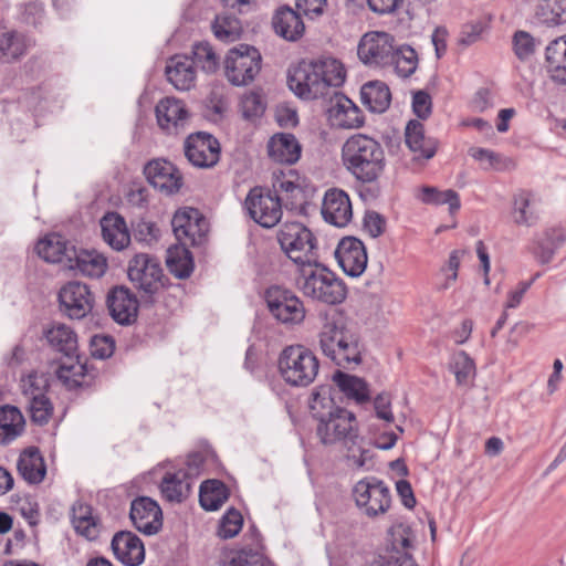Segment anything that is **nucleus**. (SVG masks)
<instances>
[{
  "label": "nucleus",
  "instance_id": "nucleus-1",
  "mask_svg": "<svg viewBox=\"0 0 566 566\" xmlns=\"http://www.w3.org/2000/svg\"><path fill=\"white\" fill-rule=\"evenodd\" d=\"M346 80L344 64L329 55H321L311 61L303 60L292 65L287 73L290 90L302 99L327 98Z\"/></svg>",
  "mask_w": 566,
  "mask_h": 566
},
{
  "label": "nucleus",
  "instance_id": "nucleus-2",
  "mask_svg": "<svg viewBox=\"0 0 566 566\" xmlns=\"http://www.w3.org/2000/svg\"><path fill=\"white\" fill-rule=\"evenodd\" d=\"M332 391L329 385H322L311 394L308 408L316 421V434L324 444H357L359 433L356 417L335 403Z\"/></svg>",
  "mask_w": 566,
  "mask_h": 566
},
{
  "label": "nucleus",
  "instance_id": "nucleus-3",
  "mask_svg": "<svg viewBox=\"0 0 566 566\" xmlns=\"http://www.w3.org/2000/svg\"><path fill=\"white\" fill-rule=\"evenodd\" d=\"M286 279L305 297L325 305H339L347 297L345 282L319 261L294 270Z\"/></svg>",
  "mask_w": 566,
  "mask_h": 566
},
{
  "label": "nucleus",
  "instance_id": "nucleus-4",
  "mask_svg": "<svg viewBox=\"0 0 566 566\" xmlns=\"http://www.w3.org/2000/svg\"><path fill=\"white\" fill-rule=\"evenodd\" d=\"M342 157L346 169L363 184L377 181L385 170L381 145L364 134H355L345 142Z\"/></svg>",
  "mask_w": 566,
  "mask_h": 566
},
{
  "label": "nucleus",
  "instance_id": "nucleus-5",
  "mask_svg": "<svg viewBox=\"0 0 566 566\" xmlns=\"http://www.w3.org/2000/svg\"><path fill=\"white\" fill-rule=\"evenodd\" d=\"M322 353L337 366L359 365L364 344L358 329L343 322H327L318 334Z\"/></svg>",
  "mask_w": 566,
  "mask_h": 566
},
{
  "label": "nucleus",
  "instance_id": "nucleus-6",
  "mask_svg": "<svg viewBox=\"0 0 566 566\" xmlns=\"http://www.w3.org/2000/svg\"><path fill=\"white\" fill-rule=\"evenodd\" d=\"M315 237L304 224L285 221V277L318 260Z\"/></svg>",
  "mask_w": 566,
  "mask_h": 566
},
{
  "label": "nucleus",
  "instance_id": "nucleus-7",
  "mask_svg": "<svg viewBox=\"0 0 566 566\" xmlns=\"http://www.w3.org/2000/svg\"><path fill=\"white\" fill-rule=\"evenodd\" d=\"M282 175L283 169H277L273 172L275 179L273 182L275 196H272L270 191L265 192L261 187H254L245 198L244 207L249 216L264 228L274 227L282 218V205L277 195V192L283 189Z\"/></svg>",
  "mask_w": 566,
  "mask_h": 566
},
{
  "label": "nucleus",
  "instance_id": "nucleus-8",
  "mask_svg": "<svg viewBox=\"0 0 566 566\" xmlns=\"http://www.w3.org/2000/svg\"><path fill=\"white\" fill-rule=\"evenodd\" d=\"M262 56L252 45L240 44L227 53L224 75L234 86H245L252 83L261 71Z\"/></svg>",
  "mask_w": 566,
  "mask_h": 566
},
{
  "label": "nucleus",
  "instance_id": "nucleus-9",
  "mask_svg": "<svg viewBox=\"0 0 566 566\" xmlns=\"http://www.w3.org/2000/svg\"><path fill=\"white\" fill-rule=\"evenodd\" d=\"M356 506L370 518L384 515L391 505V494L384 481L368 476L358 481L353 488Z\"/></svg>",
  "mask_w": 566,
  "mask_h": 566
},
{
  "label": "nucleus",
  "instance_id": "nucleus-10",
  "mask_svg": "<svg viewBox=\"0 0 566 566\" xmlns=\"http://www.w3.org/2000/svg\"><path fill=\"white\" fill-rule=\"evenodd\" d=\"M128 279L143 297L156 294L164 287V271L159 261L146 253L136 254L128 263Z\"/></svg>",
  "mask_w": 566,
  "mask_h": 566
},
{
  "label": "nucleus",
  "instance_id": "nucleus-11",
  "mask_svg": "<svg viewBox=\"0 0 566 566\" xmlns=\"http://www.w3.org/2000/svg\"><path fill=\"white\" fill-rule=\"evenodd\" d=\"M319 363L304 346H285V382L294 387H307L317 376Z\"/></svg>",
  "mask_w": 566,
  "mask_h": 566
},
{
  "label": "nucleus",
  "instance_id": "nucleus-12",
  "mask_svg": "<svg viewBox=\"0 0 566 566\" xmlns=\"http://www.w3.org/2000/svg\"><path fill=\"white\" fill-rule=\"evenodd\" d=\"M171 227L177 241L184 245H201L209 231V223L196 208L186 207L175 212Z\"/></svg>",
  "mask_w": 566,
  "mask_h": 566
},
{
  "label": "nucleus",
  "instance_id": "nucleus-13",
  "mask_svg": "<svg viewBox=\"0 0 566 566\" xmlns=\"http://www.w3.org/2000/svg\"><path fill=\"white\" fill-rule=\"evenodd\" d=\"M184 148L188 161L198 168H211L220 159V144L208 133L198 132L189 135Z\"/></svg>",
  "mask_w": 566,
  "mask_h": 566
},
{
  "label": "nucleus",
  "instance_id": "nucleus-14",
  "mask_svg": "<svg viewBox=\"0 0 566 566\" xmlns=\"http://www.w3.org/2000/svg\"><path fill=\"white\" fill-rule=\"evenodd\" d=\"M62 312L72 319L87 316L94 306V296L84 283L72 281L66 283L59 293Z\"/></svg>",
  "mask_w": 566,
  "mask_h": 566
},
{
  "label": "nucleus",
  "instance_id": "nucleus-15",
  "mask_svg": "<svg viewBox=\"0 0 566 566\" xmlns=\"http://www.w3.org/2000/svg\"><path fill=\"white\" fill-rule=\"evenodd\" d=\"M335 258L345 274L352 277L360 276L368 261L364 243L355 237H346L339 241Z\"/></svg>",
  "mask_w": 566,
  "mask_h": 566
},
{
  "label": "nucleus",
  "instance_id": "nucleus-16",
  "mask_svg": "<svg viewBox=\"0 0 566 566\" xmlns=\"http://www.w3.org/2000/svg\"><path fill=\"white\" fill-rule=\"evenodd\" d=\"M129 517L134 526L146 535L158 533L163 526L161 509L148 496H139L132 502Z\"/></svg>",
  "mask_w": 566,
  "mask_h": 566
},
{
  "label": "nucleus",
  "instance_id": "nucleus-17",
  "mask_svg": "<svg viewBox=\"0 0 566 566\" xmlns=\"http://www.w3.org/2000/svg\"><path fill=\"white\" fill-rule=\"evenodd\" d=\"M327 98L329 99L327 113L334 125L342 128H359L364 125L365 116L360 108L337 88Z\"/></svg>",
  "mask_w": 566,
  "mask_h": 566
},
{
  "label": "nucleus",
  "instance_id": "nucleus-18",
  "mask_svg": "<svg viewBox=\"0 0 566 566\" xmlns=\"http://www.w3.org/2000/svg\"><path fill=\"white\" fill-rule=\"evenodd\" d=\"M394 38H360L357 45L359 61L369 67L392 65Z\"/></svg>",
  "mask_w": 566,
  "mask_h": 566
},
{
  "label": "nucleus",
  "instance_id": "nucleus-19",
  "mask_svg": "<svg viewBox=\"0 0 566 566\" xmlns=\"http://www.w3.org/2000/svg\"><path fill=\"white\" fill-rule=\"evenodd\" d=\"M144 175L148 182L160 191L172 195L182 186L180 171L168 160L153 159L144 167Z\"/></svg>",
  "mask_w": 566,
  "mask_h": 566
},
{
  "label": "nucleus",
  "instance_id": "nucleus-20",
  "mask_svg": "<svg viewBox=\"0 0 566 566\" xmlns=\"http://www.w3.org/2000/svg\"><path fill=\"white\" fill-rule=\"evenodd\" d=\"M107 307L113 319L120 325H129L137 318L138 301L129 289L115 286L107 294Z\"/></svg>",
  "mask_w": 566,
  "mask_h": 566
},
{
  "label": "nucleus",
  "instance_id": "nucleus-21",
  "mask_svg": "<svg viewBox=\"0 0 566 566\" xmlns=\"http://www.w3.org/2000/svg\"><path fill=\"white\" fill-rule=\"evenodd\" d=\"M324 220L335 227L343 228L353 218L352 202L348 195L338 188L328 189L322 203Z\"/></svg>",
  "mask_w": 566,
  "mask_h": 566
},
{
  "label": "nucleus",
  "instance_id": "nucleus-22",
  "mask_svg": "<svg viewBox=\"0 0 566 566\" xmlns=\"http://www.w3.org/2000/svg\"><path fill=\"white\" fill-rule=\"evenodd\" d=\"M112 549L116 558L126 566H138L145 558L143 542L129 531H119L113 536Z\"/></svg>",
  "mask_w": 566,
  "mask_h": 566
},
{
  "label": "nucleus",
  "instance_id": "nucleus-23",
  "mask_svg": "<svg viewBox=\"0 0 566 566\" xmlns=\"http://www.w3.org/2000/svg\"><path fill=\"white\" fill-rule=\"evenodd\" d=\"M158 125L168 133H177L189 118L188 109L181 99L165 97L156 105Z\"/></svg>",
  "mask_w": 566,
  "mask_h": 566
},
{
  "label": "nucleus",
  "instance_id": "nucleus-24",
  "mask_svg": "<svg viewBox=\"0 0 566 566\" xmlns=\"http://www.w3.org/2000/svg\"><path fill=\"white\" fill-rule=\"evenodd\" d=\"M296 10L285 6V35H302L305 25L301 14L318 17L324 13L327 0H295Z\"/></svg>",
  "mask_w": 566,
  "mask_h": 566
},
{
  "label": "nucleus",
  "instance_id": "nucleus-25",
  "mask_svg": "<svg viewBox=\"0 0 566 566\" xmlns=\"http://www.w3.org/2000/svg\"><path fill=\"white\" fill-rule=\"evenodd\" d=\"M67 269L82 275L98 279L107 269V260L97 251L75 249L72 259H67Z\"/></svg>",
  "mask_w": 566,
  "mask_h": 566
},
{
  "label": "nucleus",
  "instance_id": "nucleus-26",
  "mask_svg": "<svg viewBox=\"0 0 566 566\" xmlns=\"http://www.w3.org/2000/svg\"><path fill=\"white\" fill-rule=\"evenodd\" d=\"M35 250L44 261L61 263L67 269V259H72L75 247L70 245L62 235L52 233L40 240L35 245Z\"/></svg>",
  "mask_w": 566,
  "mask_h": 566
},
{
  "label": "nucleus",
  "instance_id": "nucleus-27",
  "mask_svg": "<svg viewBox=\"0 0 566 566\" xmlns=\"http://www.w3.org/2000/svg\"><path fill=\"white\" fill-rule=\"evenodd\" d=\"M405 143L408 148L417 154L416 158L431 159L438 149V142L424 136L423 124L417 119H411L405 128Z\"/></svg>",
  "mask_w": 566,
  "mask_h": 566
},
{
  "label": "nucleus",
  "instance_id": "nucleus-28",
  "mask_svg": "<svg viewBox=\"0 0 566 566\" xmlns=\"http://www.w3.org/2000/svg\"><path fill=\"white\" fill-rule=\"evenodd\" d=\"M102 237L104 241L114 250L122 251L130 243V234L126 222L122 216L116 212L106 213L101 219Z\"/></svg>",
  "mask_w": 566,
  "mask_h": 566
},
{
  "label": "nucleus",
  "instance_id": "nucleus-29",
  "mask_svg": "<svg viewBox=\"0 0 566 566\" xmlns=\"http://www.w3.org/2000/svg\"><path fill=\"white\" fill-rule=\"evenodd\" d=\"M167 80L179 91L190 90L196 82V70L187 55H174L165 70Z\"/></svg>",
  "mask_w": 566,
  "mask_h": 566
},
{
  "label": "nucleus",
  "instance_id": "nucleus-30",
  "mask_svg": "<svg viewBox=\"0 0 566 566\" xmlns=\"http://www.w3.org/2000/svg\"><path fill=\"white\" fill-rule=\"evenodd\" d=\"M360 101L371 113L381 114L390 106L391 93L385 82L369 81L360 88Z\"/></svg>",
  "mask_w": 566,
  "mask_h": 566
},
{
  "label": "nucleus",
  "instance_id": "nucleus-31",
  "mask_svg": "<svg viewBox=\"0 0 566 566\" xmlns=\"http://www.w3.org/2000/svg\"><path fill=\"white\" fill-rule=\"evenodd\" d=\"M17 468L19 474L30 484L42 482L46 473L44 460L35 447H30L20 453Z\"/></svg>",
  "mask_w": 566,
  "mask_h": 566
},
{
  "label": "nucleus",
  "instance_id": "nucleus-32",
  "mask_svg": "<svg viewBox=\"0 0 566 566\" xmlns=\"http://www.w3.org/2000/svg\"><path fill=\"white\" fill-rule=\"evenodd\" d=\"M192 486V481L184 471L168 472L160 483V492L166 501L181 503L190 496Z\"/></svg>",
  "mask_w": 566,
  "mask_h": 566
},
{
  "label": "nucleus",
  "instance_id": "nucleus-33",
  "mask_svg": "<svg viewBox=\"0 0 566 566\" xmlns=\"http://www.w3.org/2000/svg\"><path fill=\"white\" fill-rule=\"evenodd\" d=\"M67 359L56 370L59 380L69 389L90 385L93 376L90 374L87 365L80 361L77 356L76 359H73V356Z\"/></svg>",
  "mask_w": 566,
  "mask_h": 566
},
{
  "label": "nucleus",
  "instance_id": "nucleus-34",
  "mask_svg": "<svg viewBox=\"0 0 566 566\" xmlns=\"http://www.w3.org/2000/svg\"><path fill=\"white\" fill-rule=\"evenodd\" d=\"M45 337L54 349L66 357L76 356L77 336L70 326L54 324L45 332Z\"/></svg>",
  "mask_w": 566,
  "mask_h": 566
},
{
  "label": "nucleus",
  "instance_id": "nucleus-35",
  "mask_svg": "<svg viewBox=\"0 0 566 566\" xmlns=\"http://www.w3.org/2000/svg\"><path fill=\"white\" fill-rule=\"evenodd\" d=\"M166 265L177 279H187L193 271V258L188 245L176 244L167 250Z\"/></svg>",
  "mask_w": 566,
  "mask_h": 566
},
{
  "label": "nucleus",
  "instance_id": "nucleus-36",
  "mask_svg": "<svg viewBox=\"0 0 566 566\" xmlns=\"http://www.w3.org/2000/svg\"><path fill=\"white\" fill-rule=\"evenodd\" d=\"M333 381L344 395L355 399L358 403L366 402L370 398L367 382L357 376L336 370Z\"/></svg>",
  "mask_w": 566,
  "mask_h": 566
},
{
  "label": "nucleus",
  "instance_id": "nucleus-37",
  "mask_svg": "<svg viewBox=\"0 0 566 566\" xmlns=\"http://www.w3.org/2000/svg\"><path fill=\"white\" fill-rule=\"evenodd\" d=\"M315 190L313 184H296L292 187V181H285V209L297 214H305Z\"/></svg>",
  "mask_w": 566,
  "mask_h": 566
},
{
  "label": "nucleus",
  "instance_id": "nucleus-38",
  "mask_svg": "<svg viewBox=\"0 0 566 566\" xmlns=\"http://www.w3.org/2000/svg\"><path fill=\"white\" fill-rule=\"evenodd\" d=\"M23 417L18 408L6 406L0 408V443L7 444L23 431Z\"/></svg>",
  "mask_w": 566,
  "mask_h": 566
},
{
  "label": "nucleus",
  "instance_id": "nucleus-39",
  "mask_svg": "<svg viewBox=\"0 0 566 566\" xmlns=\"http://www.w3.org/2000/svg\"><path fill=\"white\" fill-rule=\"evenodd\" d=\"M229 497L227 485L219 480H207L200 485L199 502L206 511H217Z\"/></svg>",
  "mask_w": 566,
  "mask_h": 566
},
{
  "label": "nucleus",
  "instance_id": "nucleus-40",
  "mask_svg": "<svg viewBox=\"0 0 566 566\" xmlns=\"http://www.w3.org/2000/svg\"><path fill=\"white\" fill-rule=\"evenodd\" d=\"M72 524L80 535L90 541L98 536V523L92 515V507L87 504L76 503L73 505Z\"/></svg>",
  "mask_w": 566,
  "mask_h": 566
},
{
  "label": "nucleus",
  "instance_id": "nucleus-41",
  "mask_svg": "<svg viewBox=\"0 0 566 566\" xmlns=\"http://www.w3.org/2000/svg\"><path fill=\"white\" fill-rule=\"evenodd\" d=\"M50 388V376L45 373L31 371L20 379V389L22 399L31 401L32 398H39L46 395Z\"/></svg>",
  "mask_w": 566,
  "mask_h": 566
},
{
  "label": "nucleus",
  "instance_id": "nucleus-42",
  "mask_svg": "<svg viewBox=\"0 0 566 566\" xmlns=\"http://www.w3.org/2000/svg\"><path fill=\"white\" fill-rule=\"evenodd\" d=\"M190 62L207 73L219 67V56L208 41H199L192 45Z\"/></svg>",
  "mask_w": 566,
  "mask_h": 566
},
{
  "label": "nucleus",
  "instance_id": "nucleus-43",
  "mask_svg": "<svg viewBox=\"0 0 566 566\" xmlns=\"http://www.w3.org/2000/svg\"><path fill=\"white\" fill-rule=\"evenodd\" d=\"M535 17L539 23L554 25L566 22V10L563 0H541Z\"/></svg>",
  "mask_w": 566,
  "mask_h": 566
},
{
  "label": "nucleus",
  "instance_id": "nucleus-44",
  "mask_svg": "<svg viewBox=\"0 0 566 566\" xmlns=\"http://www.w3.org/2000/svg\"><path fill=\"white\" fill-rule=\"evenodd\" d=\"M419 199L427 205H449L451 213L460 209L459 195L452 189L440 191L436 187L424 186L421 188Z\"/></svg>",
  "mask_w": 566,
  "mask_h": 566
},
{
  "label": "nucleus",
  "instance_id": "nucleus-45",
  "mask_svg": "<svg viewBox=\"0 0 566 566\" xmlns=\"http://www.w3.org/2000/svg\"><path fill=\"white\" fill-rule=\"evenodd\" d=\"M392 64L395 65V71L398 76L408 78L418 67L417 52L410 45H402L398 49L395 48Z\"/></svg>",
  "mask_w": 566,
  "mask_h": 566
},
{
  "label": "nucleus",
  "instance_id": "nucleus-46",
  "mask_svg": "<svg viewBox=\"0 0 566 566\" xmlns=\"http://www.w3.org/2000/svg\"><path fill=\"white\" fill-rule=\"evenodd\" d=\"M388 544L385 554L409 552L412 547L413 533L408 525L396 524L388 532Z\"/></svg>",
  "mask_w": 566,
  "mask_h": 566
},
{
  "label": "nucleus",
  "instance_id": "nucleus-47",
  "mask_svg": "<svg viewBox=\"0 0 566 566\" xmlns=\"http://www.w3.org/2000/svg\"><path fill=\"white\" fill-rule=\"evenodd\" d=\"M450 369L454 374L457 382L460 386L468 385L475 376V364L463 350L458 352L452 356Z\"/></svg>",
  "mask_w": 566,
  "mask_h": 566
},
{
  "label": "nucleus",
  "instance_id": "nucleus-48",
  "mask_svg": "<svg viewBox=\"0 0 566 566\" xmlns=\"http://www.w3.org/2000/svg\"><path fill=\"white\" fill-rule=\"evenodd\" d=\"M24 403L31 420L40 426L46 424L53 415V405L46 395L33 397L31 401Z\"/></svg>",
  "mask_w": 566,
  "mask_h": 566
},
{
  "label": "nucleus",
  "instance_id": "nucleus-49",
  "mask_svg": "<svg viewBox=\"0 0 566 566\" xmlns=\"http://www.w3.org/2000/svg\"><path fill=\"white\" fill-rule=\"evenodd\" d=\"M306 317L304 302L292 291L285 289V325H300Z\"/></svg>",
  "mask_w": 566,
  "mask_h": 566
},
{
  "label": "nucleus",
  "instance_id": "nucleus-50",
  "mask_svg": "<svg viewBox=\"0 0 566 566\" xmlns=\"http://www.w3.org/2000/svg\"><path fill=\"white\" fill-rule=\"evenodd\" d=\"M211 29L213 35H241L243 32L240 20L229 13L217 14Z\"/></svg>",
  "mask_w": 566,
  "mask_h": 566
},
{
  "label": "nucleus",
  "instance_id": "nucleus-51",
  "mask_svg": "<svg viewBox=\"0 0 566 566\" xmlns=\"http://www.w3.org/2000/svg\"><path fill=\"white\" fill-rule=\"evenodd\" d=\"M530 195L521 191L514 196V221L522 226H532L536 222L537 216L533 211H528Z\"/></svg>",
  "mask_w": 566,
  "mask_h": 566
},
{
  "label": "nucleus",
  "instance_id": "nucleus-52",
  "mask_svg": "<svg viewBox=\"0 0 566 566\" xmlns=\"http://www.w3.org/2000/svg\"><path fill=\"white\" fill-rule=\"evenodd\" d=\"M27 51L24 38H0V60L10 63Z\"/></svg>",
  "mask_w": 566,
  "mask_h": 566
},
{
  "label": "nucleus",
  "instance_id": "nucleus-53",
  "mask_svg": "<svg viewBox=\"0 0 566 566\" xmlns=\"http://www.w3.org/2000/svg\"><path fill=\"white\" fill-rule=\"evenodd\" d=\"M240 107L245 119H253L263 115L265 103L260 93L249 92L242 96Z\"/></svg>",
  "mask_w": 566,
  "mask_h": 566
},
{
  "label": "nucleus",
  "instance_id": "nucleus-54",
  "mask_svg": "<svg viewBox=\"0 0 566 566\" xmlns=\"http://www.w3.org/2000/svg\"><path fill=\"white\" fill-rule=\"evenodd\" d=\"M566 53V38H555L546 48L547 71L555 83V70Z\"/></svg>",
  "mask_w": 566,
  "mask_h": 566
},
{
  "label": "nucleus",
  "instance_id": "nucleus-55",
  "mask_svg": "<svg viewBox=\"0 0 566 566\" xmlns=\"http://www.w3.org/2000/svg\"><path fill=\"white\" fill-rule=\"evenodd\" d=\"M243 517L241 513L235 509H230L220 522L218 535L221 538H232L241 531Z\"/></svg>",
  "mask_w": 566,
  "mask_h": 566
},
{
  "label": "nucleus",
  "instance_id": "nucleus-56",
  "mask_svg": "<svg viewBox=\"0 0 566 566\" xmlns=\"http://www.w3.org/2000/svg\"><path fill=\"white\" fill-rule=\"evenodd\" d=\"M541 45L537 38H513L512 46L516 57L526 62L530 61Z\"/></svg>",
  "mask_w": 566,
  "mask_h": 566
},
{
  "label": "nucleus",
  "instance_id": "nucleus-57",
  "mask_svg": "<svg viewBox=\"0 0 566 566\" xmlns=\"http://www.w3.org/2000/svg\"><path fill=\"white\" fill-rule=\"evenodd\" d=\"M228 97L222 86L213 87L206 98V107L213 115L221 117L228 108Z\"/></svg>",
  "mask_w": 566,
  "mask_h": 566
},
{
  "label": "nucleus",
  "instance_id": "nucleus-58",
  "mask_svg": "<svg viewBox=\"0 0 566 566\" xmlns=\"http://www.w3.org/2000/svg\"><path fill=\"white\" fill-rule=\"evenodd\" d=\"M91 354L94 358L105 359L113 355L115 342L108 335H95L91 339Z\"/></svg>",
  "mask_w": 566,
  "mask_h": 566
},
{
  "label": "nucleus",
  "instance_id": "nucleus-59",
  "mask_svg": "<svg viewBox=\"0 0 566 566\" xmlns=\"http://www.w3.org/2000/svg\"><path fill=\"white\" fill-rule=\"evenodd\" d=\"M363 439L359 437L357 440V444H349L348 447H345L347 449V460L352 463L353 467L356 469H366L368 470L369 467L367 465L369 461L373 459V454L368 449H365L360 446V441Z\"/></svg>",
  "mask_w": 566,
  "mask_h": 566
},
{
  "label": "nucleus",
  "instance_id": "nucleus-60",
  "mask_svg": "<svg viewBox=\"0 0 566 566\" xmlns=\"http://www.w3.org/2000/svg\"><path fill=\"white\" fill-rule=\"evenodd\" d=\"M412 112L422 120L429 118L432 113V98L428 92L420 90L412 94Z\"/></svg>",
  "mask_w": 566,
  "mask_h": 566
},
{
  "label": "nucleus",
  "instance_id": "nucleus-61",
  "mask_svg": "<svg viewBox=\"0 0 566 566\" xmlns=\"http://www.w3.org/2000/svg\"><path fill=\"white\" fill-rule=\"evenodd\" d=\"M303 154L301 140L291 133H285V166L295 165L300 161Z\"/></svg>",
  "mask_w": 566,
  "mask_h": 566
},
{
  "label": "nucleus",
  "instance_id": "nucleus-62",
  "mask_svg": "<svg viewBox=\"0 0 566 566\" xmlns=\"http://www.w3.org/2000/svg\"><path fill=\"white\" fill-rule=\"evenodd\" d=\"M386 227L385 218L376 211H367L364 217V230L368 232L371 238L380 237Z\"/></svg>",
  "mask_w": 566,
  "mask_h": 566
},
{
  "label": "nucleus",
  "instance_id": "nucleus-63",
  "mask_svg": "<svg viewBox=\"0 0 566 566\" xmlns=\"http://www.w3.org/2000/svg\"><path fill=\"white\" fill-rule=\"evenodd\" d=\"M160 235V230L155 222L140 220L135 227V237L137 240L150 243L157 241Z\"/></svg>",
  "mask_w": 566,
  "mask_h": 566
},
{
  "label": "nucleus",
  "instance_id": "nucleus-64",
  "mask_svg": "<svg viewBox=\"0 0 566 566\" xmlns=\"http://www.w3.org/2000/svg\"><path fill=\"white\" fill-rule=\"evenodd\" d=\"M384 566H419L409 552H396L380 556Z\"/></svg>",
  "mask_w": 566,
  "mask_h": 566
}]
</instances>
